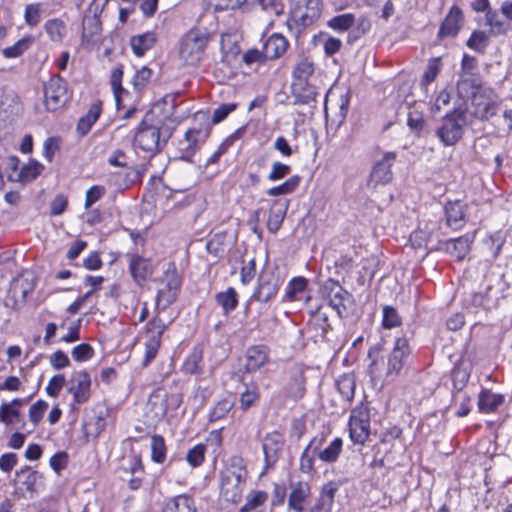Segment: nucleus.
I'll return each instance as SVG.
<instances>
[{
  "instance_id": "obj_1",
  "label": "nucleus",
  "mask_w": 512,
  "mask_h": 512,
  "mask_svg": "<svg viewBox=\"0 0 512 512\" xmlns=\"http://www.w3.org/2000/svg\"><path fill=\"white\" fill-rule=\"evenodd\" d=\"M211 133V123L208 113L199 111L194 116V124L189 128L182 140L179 141L180 159L191 162L192 157L206 142Z\"/></svg>"
},
{
  "instance_id": "obj_2",
  "label": "nucleus",
  "mask_w": 512,
  "mask_h": 512,
  "mask_svg": "<svg viewBox=\"0 0 512 512\" xmlns=\"http://www.w3.org/2000/svg\"><path fill=\"white\" fill-rule=\"evenodd\" d=\"M210 41V35L206 30L194 28L189 30L182 38L179 55L187 65L198 64L205 55V50Z\"/></svg>"
},
{
  "instance_id": "obj_3",
  "label": "nucleus",
  "mask_w": 512,
  "mask_h": 512,
  "mask_svg": "<svg viewBox=\"0 0 512 512\" xmlns=\"http://www.w3.org/2000/svg\"><path fill=\"white\" fill-rule=\"evenodd\" d=\"M465 125V112L454 110L442 118L440 126L436 129V135L444 146H454L462 138Z\"/></svg>"
},
{
  "instance_id": "obj_4",
  "label": "nucleus",
  "mask_w": 512,
  "mask_h": 512,
  "mask_svg": "<svg viewBox=\"0 0 512 512\" xmlns=\"http://www.w3.org/2000/svg\"><path fill=\"white\" fill-rule=\"evenodd\" d=\"M152 115L147 113L134 135V145L146 152H154L160 146V130L150 123Z\"/></svg>"
},
{
  "instance_id": "obj_5",
  "label": "nucleus",
  "mask_w": 512,
  "mask_h": 512,
  "mask_svg": "<svg viewBox=\"0 0 512 512\" xmlns=\"http://www.w3.org/2000/svg\"><path fill=\"white\" fill-rule=\"evenodd\" d=\"M91 376L86 370L72 372L68 382L67 391L72 394L73 401L71 407L73 410L77 406L86 403L91 395Z\"/></svg>"
},
{
  "instance_id": "obj_6",
  "label": "nucleus",
  "mask_w": 512,
  "mask_h": 512,
  "mask_svg": "<svg viewBox=\"0 0 512 512\" xmlns=\"http://www.w3.org/2000/svg\"><path fill=\"white\" fill-rule=\"evenodd\" d=\"M410 355V346L408 340L404 337L397 338L392 351L389 353L385 368V378L394 380L399 376L408 357Z\"/></svg>"
},
{
  "instance_id": "obj_7",
  "label": "nucleus",
  "mask_w": 512,
  "mask_h": 512,
  "mask_svg": "<svg viewBox=\"0 0 512 512\" xmlns=\"http://www.w3.org/2000/svg\"><path fill=\"white\" fill-rule=\"evenodd\" d=\"M45 106L49 111H56L69 99L67 82L60 76H53L44 84Z\"/></svg>"
},
{
  "instance_id": "obj_8",
  "label": "nucleus",
  "mask_w": 512,
  "mask_h": 512,
  "mask_svg": "<svg viewBox=\"0 0 512 512\" xmlns=\"http://www.w3.org/2000/svg\"><path fill=\"white\" fill-rule=\"evenodd\" d=\"M350 439L355 444H364L370 434V414L364 407L352 410L349 419Z\"/></svg>"
},
{
  "instance_id": "obj_9",
  "label": "nucleus",
  "mask_w": 512,
  "mask_h": 512,
  "mask_svg": "<svg viewBox=\"0 0 512 512\" xmlns=\"http://www.w3.org/2000/svg\"><path fill=\"white\" fill-rule=\"evenodd\" d=\"M164 322L158 318L152 319L147 326L148 341L145 344V357L142 366H147L157 355L161 343V336L165 331Z\"/></svg>"
},
{
  "instance_id": "obj_10",
  "label": "nucleus",
  "mask_w": 512,
  "mask_h": 512,
  "mask_svg": "<svg viewBox=\"0 0 512 512\" xmlns=\"http://www.w3.org/2000/svg\"><path fill=\"white\" fill-rule=\"evenodd\" d=\"M281 284L282 281L277 274L273 272L262 273L253 298L259 302H268L277 295Z\"/></svg>"
},
{
  "instance_id": "obj_11",
  "label": "nucleus",
  "mask_w": 512,
  "mask_h": 512,
  "mask_svg": "<svg viewBox=\"0 0 512 512\" xmlns=\"http://www.w3.org/2000/svg\"><path fill=\"white\" fill-rule=\"evenodd\" d=\"M396 160V153L386 152L383 157L375 163L370 174L369 184L386 185L392 179L391 167Z\"/></svg>"
},
{
  "instance_id": "obj_12",
  "label": "nucleus",
  "mask_w": 512,
  "mask_h": 512,
  "mask_svg": "<svg viewBox=\"0 0 512 512\" xmlns=\"http://www.w3.org/2000/svg\"><path fill=\"white\" fill-rule=\"evenodd\" d=\"M101 32V20L95 17H83L81 45L87 50L98 47L101 43Z\"/></svg>"
},
{
  "instance_id": "obj_13",
  "label": "nucleus",
  "mask_w": 512,
  "mask_h": 512,
  "mask_svg": "<svg viewBox=\"0 0 512 512\" xmlns=\"http://www.w3.org/2000/svg\"><path fill=\"white\" fill-rule=\"evenodd\" d=\"M284 446L283 435L279 432L268 433L263 439V452L265 457L266 468H272L279 459L280 453Z\"/></svg>"
},
{
  "instance_id": "obj_14",
  "label": "nucleus",
  "mask_w": 512,
  "mask_h": 512,
  "mask_svg": "<svg viewBox=\"0 0 512 512\" xmlns=\"http://www.w3.org/2000/svg\"><path fill=\"white\" fill-rule=\"evenodd\" d=\"M314 74V63L308 59L299 60L292 70V89L295 93L300 92L308 84L310 77Z\"/></svg>"
},
{
  "instance_id": "obj_15",
  "label": "nucleus",
  "mask_w": 512,
  "mask_h": 512,
  "mask_svg": "<svg viewBox=\"0 0 512 512\" xmlns=\"http://www.w3.org/2000/svg\"><path fill=\"white\" fill-rule=\"evenodd\" d=\"M220 478V491L223 498L228 502L237 503L241 499L246 480L221 474Z\"/></svg>"
},
{
  "instance_id": "obj_16",
  "label": "nucleus",
  "mask_w": 512,
  "mask_h": 512,
  "mask_svg": "<svg viewBox=\"0 0 512 512\" xmlns=\"http://www.w3.org/2000/svg\"><path fill=\"white\" fill-rule=\"evenodd\" d=\"M324 441L325 438L323 436L314 437L313 439H311L307 447L304 449V451L301 454L299 464V469L302 473H314L315 458L316 456H318L317 451H319V449L323 447Z\"/></svg>"
},
{
  "instance_id": "obj_17",
  "label": "nucleus",
  "mask_w": 512,
  "mask_h": 512,
  "mask_svg": "<svg viewBox=\"0 0 512 512\" xmlns=\"http://www.w3.org/2000/svg\"><path fill=\"white\" fill-rule=\"evenodd\" d=\"M25 404V400L15 398L10 402L0 404V423L6 427L21 422L20 408Z\"/></svg>"
},
{
  "instance_id": "obj_18",
  "label": "nucleus",
  "mask_w": 512,
  "mask_h": 512,
  "mask_svg": "<svg viewBox=\"0 0 512 512\" xmlns=\"http://www.w3.org/2000/svg\"><path fill=\"white\" fill-rule=\"evenodd\" d=\"M152 273L153 264L148 258L138 255L132 257L130 260V275L139 286H143L150 279Z\"/></svg>"
},
{
  "instance_id": "obj_19",
  "label": "nucleus",
  "mask_w": 512,
  "mask_h": 512,
  "mask_svg": "<svg viewBox=\"0 0 512 512\" xmlns=\"http://www.w3.org/2000/svg\"><path fill=\"white\" fill-rule=\"evenodd\" d=\"M311 488L307 482L299 481L291 485L288 506L295 512H303L306 500L310 497Z\"/></svg>"
},
{
  "instance_id": "obj_20",
  "label": "nucleus",
  "mask_w": 512,
  "mask_h": 512,
  "mask_svg": "<svg viewBox=\"0 0 512 512\" xmlns=\"http://www.w3.org/2000/svg\"><path fill=\"white\" fill-rule=\"evenodd\" d=\"M463 24V13L457 6H452L443 20L438 35L439 37L456 36Z\"/></svg>"
},
{
  "instance_id": "obj_21",
  "label": "nucleus",
  "mask_w": 512,
  "mask_h": 512,
  "mask_svg": "<svg viewBox=\"0 0 512 512\" xmlns=\"http://www.w3.org/2000/svg\"><path fill=\"white\" fill-rule=\"evenodd\" d=\"M289 207L288 200H273L269 210L267 229L275 234L281 227Z\"/></svg>"
},
{
  "instance_id": "obj_22",
  "label": "nucleus",
  "mask_w": 512,
  "mask_h": 512,
  "mask_svg": "<svg viewBox=\"0 0 512 512\" xmlns=\"http://www.w3.org/2000/svg\"><path fill=\"white\" fill-rule=\"evenodd\" d=\"M162 512H197V508L192 496L181 494L166 498Z\"/></svg>"
},
{
  "instance_id": "obj_23",
  "label": "nucleus",
  "mask_w": 512,
  "mask_h": 512,
  "mask_svg": "<svg viewBox=\"0 0 512 512\" xmlns=\"http://www.w3.org/2000/svg\"><path fill=\"white\" fill-rule=\"evenodd\" d=\"M338 485L335 482L326 483L309 512H331Z\"/></svg>"
},
{
  "instance_id": "obj_24",
  "label": "nucleus",
  "mask_w": 512,
  "mask_h": 512,
  "mask_svg": "<svg viewBox=\"0 0 512 512\" xmlns=\"http://www.w3.org/2000/svg\"><path fill=\"white\" fill-rule=\"evenodd\" d=\"M247 369L258 370L269 361V348L266 345H255L247 349Z\"/></svg>"
},
{
  "instance_id": "obj_25",
  "label": "nucleus",
  "mask_w": 512,
  "mask_h": 512,
  "mask_svg": "<svg viewBox=\"0 0 512 512\" xmlns=\"http://www.w3.org/2000/svg\"><path fill=\"white\" fill-rule=\"evenodd\" d=\"M288 47L284 36L278 33L272 34L264 43L263 51L268 59H277L282 56Z\"/></svg>"
},
{
  "instance_id": "obj_26",
  "label": "nucleus",
  "mask_w": 512,
  "mask_h": 512,
  "mask_svg": "<svg viewBox=\"0 0 512 512\" xmlns=\"http://www.w3.org/2000/svg\"><path fill=\"white\" fill-rule=\"evenodd\" d=\"M473 240V235H465L456 239H450L445 242L446 250L457 260L461 261L469 253Z\"/></svg>"
},
{
  "instance_id": "obj_27",
  "label": "nucleus",
  "mask_w": 512,
  "mask_h": 512,
  "mask_svg": "<svg viewBox=\"0 0 512 512\" xmlns=\"http://www.w3.org/2000/svg\"><path fill=\"white\" fill-rule=\"evenodd\" d=\"M330 329L331 325L326 313L319 310L312 313V318L309 321V330L314 332L313 337L316 341L318 339L325 340Z\"/></svg>"
},
{
  "instance_id": "obj_28",
  "label": "nucleus",
  "mask_w": 512,
  "mask_h": 512,
  "mask_svg": "<svg viewBox=\"0 0 512 512\" xmlns=\"http://www.w3.org/2000/svg\"><path fill=\"white\" fill-rule=\"evenodd\" d=\"M446 224L453 229L461 227L464 221V206L460 200L448 201L445 204Z\"/></svg>"
},
{
  "instance_id": "obj_29",
  "label": "nucleus",
  "mask_w": 512,
  "mask_h": 512,
  "mask_svg": "<svg viewBox=\"0 0 512 512\" xmlns=\"http://www.w3.org/2000/svg\"><path fill=\"white\" fill-rule=\"evenodd\" d=\"M480 79L473 74H463L457 82V90L461 97H479Z\"/></svg>"
},
{
  "instance_id": "obj_30",
  "label": "nucleus",
  "mask_w": 512,
  "mask_h": 512,
  "mask_svg": "<svg viewBox=\"0 0 512 512\" xmlns=\"http://www.w3.org/2000/svg\"><path fill=\"white\" fill-rule=\"evenodd\" d=\"M332 287L329 293V304L336 310L339 317H343L347 309L344 301L350 296L349 293L337 282L331 281Z\"/></svg>"
},
{
  "instance_id": "obj_31",
  "label": "nucleus",
  "mask_w": 512,
  "mask_h": 512,
  "mask_svg": "<svg viewBox=\"0 0 512 512\" xmlns=\"http://www.w3.org/2000/svg\"><path fill=\"white\" fill-rule=\"evenodd\" d=\"M156 40L154 32H146L130 38V47L136 56L141 57L154 46Z\"/></svg>"
},
{
  "instance_id": "obj_32",
  "label": "nucleus",
  "mask_w": 512,
  "mask_h": 512,
  "mask_svg": "<svg viewBox=\"0 0 512 512\" xmlns=\"http://www.w3.org/2000/svg\"><path fill=\"white\" fill-rule=\"evenodd\" d=\"M44 30L54 43H61L67 34L66 23L60 18L48 19L44 24Z\"/></svg>"
},
{
  "instance_id": "obj_33",
  "label": "nucleus",
  "mask_w": 512,
  "mask_h": 512,
  "mask_svg": "<svg viewBox=\"0 0 512 512\" xmlns=\"http://www.w3.org/2000/svg\"><path fill=\"white\" fill-rule=\"evenodd\" d=\"M285 394L294 400L300 399L305 394V377L302 371L296 370L290 381L285 386Z\"/></svg>"
},
{
  "instance_id": "obj_34",
  "label": "nucleus",
  "mask_w": 512,
  "mask_h": 512,
  "mask_svg": "<svg viewBox=\"0 0 512 512\" xmlns=\"http://www.w3.org/2000/svg\"><path fill=\"white\" fill-rule=\"evenodd\" d=\"M220 474L246 480L247 469L245 460L241 456L237 455L230 457Z\"/></svg>"
},
{
  "instance_id": "obj_35",
  "label": "nucleus",
  "mask_w": 512,
  "mask_h": 512,
  "mask_svg": "<svg viewBox=\"0 0 512 512\" xmlns=\"http://www.w3.org/2000/svg\"><path fill=\"white\" fill-rule=\"evenodd\" d=\"M489 95H494L493 90H489ZM483 95L475 97L473 100L474 105L477 108V113L480 114L481 119L488 120L490 117L496 115L498 110V104L493 97L488 96L486 100H482Z\"/></svg>"
},
{
  "instance_id": "obj_36",
  "label": "nucleus",
  "mask_w": 512,
  "mask_h": 512,
  "mask_svg": "<svg viewBox=\"0 0 512 512\" xmlns=\"http://www.w3.org/2000/svg\"><path fill=\"white\" fill-rule=\"evenodd\" d=\"M343 448V441L341 438H334L328 446L320 448L318 458L325 463H334L338 460Z\"/></svg>"
},
{
  "instance_id": "obj_37",
  "label": "nucleus",
  "mask_w": 512,
  "mask_h": 512,
  "mask_svg": "<svg viewBox=\"0 0 512 512\" xmlns=\"http://www.w3.org/2000/svg\"><path fill=\"white\" fill-rule=\"evenodd\" d=\"M504 397L490 391H482L478 399V408L483 413L495 411L502 404Z\"/></svg>"
},
{
  "instance_id": "obj_38",
  "label": "nucleus",
  "mask_w": 512,
  "mask_h": 512,
  "mask_svg": "<svg viewBox=\"0 0 512 512\" xmlns=\"http://www.w3.org/2000/svg\"><path fill=\"white\" fill-rule=\"evenodd\" d=\"M34 38L31 35L24 36L13 45L2 49L3 57L7 59L18 58L23 55L33 44Z\"/></svg>"
},
{
  "instance_id": "obj_39",
  "label": "nucleus",
  "mask_w": 512,
  "mask_h": 512,
  "mask_svg": "<svg viewBox=\"0 0 512 512\" xmlns=\"http://www.w3.org/2000/svg\"><path fill=\"white\" fill-rule=\"evenodd\" d=\"M355 377L353 374H343L336 381V387L345 401H351L355 394Z\"/></svg>"
},
{
  "instance_id": "obj_40",
  "label": "nucleus",
  "mask_w": 512,
  "mask_h": 512,
  "mask_svg": "<svg viewBox=\"0 0 512 512\" xmlns=\"http://www.w3.org/2000/svg\"><path fill=\"white\" fill-rule=\"evenodd\" d=\"M215 299L216 302L222 307L225 314L235 310L238 305V294L232 287H229L224 292L217 293Z\"/></svg>"
},
{
  "instance_id": "obj_41",
  "label": "nucleus",
  "mask_w": 512,
  "mask_h": 512,
  "mask_svg": "<svg viewBox=\"0 0 512 512\" xmlns=\"http://www.w3.org/2000/svg\"><path fill=\"white\" fill-rule=\"evenodd\" d=\"M380 351V345H374L368 351V358L371 359V363L368 366V372L372 378H380L382 376L385 362L380 358Z\"/></svg>"
},
{
  "instance_id": "obj_42",
  "label": "nucleus",
  "mask_w": 512,
  "mask_h": 512,
  "mask_svg": "<svg viewBox=\"0 0 512 512\" xmlns=\"http://www.w3.org/2000/svg\"><path fill=\"white\" fill-rule=\"evenodd\" d=\"M124 75V68L123 66L117 67L113 69L110 77V84L111 89L113 91L114 99H115V105L116 108L119 110L122 105L121 95L125 91L122 87V78Z\"/></svg>"
},
{
  "instance_id": "obj_43",
  "label": "nucleus",
  "mask_w": 512,
  "mask_h": 512,
  "mask_svg": "<svg viewBox=\"0 0 512 512\" xmlns=\"http://www.w3.org/2000/svg\"><path fill=\"white\" fill-rule=\"evenodd\" d=\"M100 113V105L93 104L88 110L87 114L79 120L77 124V131L81 135L87 134L90 131L92 125L98 120Z\"/></svg>"
},
{
  "instance_id": "obj_44",
  "label": "nucleus",
  "mask_w": 512,
  "mask_h": 512,
  "mask_svg": "<svg viewBox=\"0 0 512 512\" xmlns=\"http://www.w3.org/2000/svg\"><path fill=\"white\" fill-rule=\"evenodd\" d=\"M300 181H301V177L299 175H294V176L288 178L282 184L268 189L266 191V194L268 196H273V197L291 194L298 188Z\"/></svg>"
},
{
  "instance_id": "obj_45",
  "label": "nucleus",
  "mask_w": 512,
  "mask_h": 512,
  "mask_svg": "<svg viewBox=\"0 0 512 512\" xmlns=\"http://www.w3.org/2000/svg\"><path fill=\"white\" fill-rule=\"evenodd\" d=\"M203 360V351L200 347H195L186 358L183 364V370L188 374H197L202 371L201 363Z\"/></svg>"
},
{
  "instance_id": "obj_46",
  "label": "nucleus",
  "mask_w": 512,
  "mask_h": 512,
  "mask_svg": "<svg viewBox=\"0 0 512 512\" xmlns=\"http://www.w3.org/2000/svg\"><path fill=\"white\" fill-rule=\"evenodd\" d=\"M43 5L40 2L30 3L24 9L25 24L31 28L39 25L42 19Z\"/></svg>"
},
{
  "instance_id": "obj_47",
  "label": "nucleus",
  "mask_w": 512,
  "mask_h": 512,
  "mask_svg": "<svg viewBox=\"0 0 512 512\" xmlns=\"http://www.w3.org/2000/svg\"><path fill=\"white\" fill-rule=\"evenodd\" d=\"M355 23V16L352 13H345L331 18L327 25L337 32L348 31Z\"/></svg>"
},
{
  "instance_id": "obj_48",
  "label": "nucleus",
  "mask_w": 512,
  "mask_h": 512,
  "mask_svg": "<svg viewBox=\"0 0 512 512\" xmlns=\"http://www.w3.org/2000/svg\"><path fill=\"white\" fill-rule=\"evenodd\" d=\"M165 440L160 435H154L151 438V459L156 463H163L166 459Z\"/></svg>"
},
{
  "instance_id": "obj_49",
  "label": "nucleus",
  "mask_w": 512,
  "mask_h": 512,
  "mask_svg": "<svg viewBox=\"0 0 512 512\" xmlns=\"http://www.w3.org/2000/svg\"><path fill=\"white\" fill-rule=\"evenodd\" d=\"M234 407V402L228 398L218 401L209 413V421L215 422L223 419Z\"/></svg>"
},
{
  "instance_id": "obj_50",
  "label": "nucleus",
  "mask_w": 512,
  "mask_h": 512,
  "mask_svg": "<svg viewBox=\"0 0 512 512\" xmlns=\"http://www.w3.org/2000/svg\"><path fill=\"white\" fill-rule=\"evenodd\" d=\"M43 165L37 161H30L28 164L24 165L19 174L18 180L21 182H29L36 179L43 170Z\"/></svg>"
},
{
  "instance_id": "obj_51",
  "label": "nucleus",
  "mask_w": 512,
  "mask_h": 512,
  "mask_svg": "<svg viewBox=\"0 0 512 512\" xmlns=\"http://www.w3.org/2000/svg\"><path fill=\"white\" fill-rule=\"evenodd\" d=\"M268 499V495L264 491H252L247 495L246 503L240 508V512H251L261 506Z\"/></svg>"
},
{
  "instance_id": "obj_52",
  "label": "nucleus",
  "mask_w": 512,
  "mask_h": 512,
  "mask_svg": "<svg viewBox=\"0 0 512 512\" xmlns=\"http://www.w3.org/2000/svg\"><path fill=\"white\" fill-rule=\"evenodd\" d=\"M440 61H441V59L439 57L431 58L428 61L426 70H425V72L422 76V80H421L422 86L426 87L427 85H429L436 79V77L441 69Z\"/></svg>"
},
{
  "instance_id": "obj_53",
  "label": "nucleus",
  "mask_w": 512,
  "mask_h": 512,
  "mask_svg": "<svg viewBox=\"0 0 512 512\" xmlns=\"http://www.w3.org/2000/svg\"><path fill=\"white\" fill-rule=\"evenodd\" d=\"M307 287V280L304 277L293 278L287 287L285 299L294 301L297 299V294L302 293Z\"/></svg>"
},
{
  "instance_id": "obj_54",
  "label": "nucleus",
  "mask_w": 512,
  "mask_h": 512,
  "mask_svg": "<svg viewBox=\"0 0 512 512\" xmlns=\"http://www.w3.org/2000/svg\"><path fill=\"white\" fill-rule=\"evenodd\" d=\"M178 293L163 287L159 289L156 297V306L159 310H165L176 301Z\"/></svg>"
},
{
  "instance_id": "obj_55",
  "label": "nucleus",
  "mask_w": 512,
  "mask_h": 512,
  "mask_svg": "<svg viewBox=\"0 0 512 512\" xmlns=\"http://www.w3.org/2000/svg\"><path fill=\"white\" fill-rule=\"evenodd\" d=\"M371 28V22L366 17H361L357 21V25L353 28L348 35V43L352 44L361 37H363Z\"/></svg>"
},
{
  "instance_id": "obj_56",
  "label": "nucleus",
  "mask_w": 512,
  "mask_h": 512,
  "mask_svg": "<svg viewBox=\"0 0 512 512\" xmlns=\"http://www.w3.org/2000/svg\"><path fill=\"white\" fill-rule=\"evenodd\" d=\"M16 478L27 491H31L36 482V472L29 466H24L16 472Z\"/></svg>"
},
{
  "instance_id": "obj_57",
  "label": "nucleus",
  "mask_w": 512,
  "mask_h": 512,
  "mask_svg": "<svg viewBox=\"0 0 512 512\" xmlns=\"http://www.w3.org/2000/svg\"><path fill=\"white\" fill-rule=\"evenodd\" d=\"M205 454L206 446L202 443H199L189 449L186 455V460L191 466L198 467L204 462Z\"/></svg>"
},
{
  "instance_id": "obj_58",
  "label": "nucleus",
  "mask_w": 512,
  "mask_h": 512,
  "mask_svg": "<svg viewBox=\"0 0 512 512\" xmlns=\"http://www.w3.org/2000/svg\"><path fill=\"white\" fill-rule=\"evenodd\" d=\"M163 281L165 283L164 287L179 293L181 287V278L174 264L170 265V267L165 272Z\"/></svg>"
},
{
  "instance_id": "obj_59",
  "label": "nucleus",
  "mask_w": 512,
  "mask_h": 512,
  "mask_svg": "<svg viewBox=\"0 0 512 512\" xmlns=\"http://www.w3.org/2000/svg\"><path fill=\"white\" fill-rule=\"evenodd\" d=\"M47 408L48 403L44 400H38L30 406L28 415L29 420L34 427H36L42 420Z\"/></svg>"
},
{
  "instance_id": "obj_60",
  "label": "nucleus",
  "mask_w": 512,
  "mask_h": 512,
  "mask_svg": "<svg viewBox=\"0 0 512 512\" xmlns=\"http://www.w3.org/2000/svg\"><path fill=\"white\" fill-rule=\"evenodd\" d=\"M382 325L386 329H392L401 325V317L394 307L385 306L383 308Z\"/></svg>"
},
{
  "instance_id": "obj_61",
  "label": "nucleus",
  "mask_w": 512,
  "mask_h": 512,
  "mask_svg": "<svg viewBox=\"0 0 512 512\" xmlns=\"http://www.w3.org/2000/svg\"><path fill=\"white\" fill-rule=\"evenodd\" d=\"M225 233L215 234L206 244L207 251L215 257H220L224 253Z\"/></svg>"
},
{
  "instance_id": "obj_62",
  "label": "nucleus",
  "mask_w": 512,
  "mask_h": 512,
  "mask_svg": "<svg viewBox=\"0 0 512 512\" xmlns=\"http://www.w3.org/2000/svg\"><path fill=\"white\" fill-rule=\"evenodd\" d=\"M72 358L77 362H86L94 356V349L90 344L81 343L71 350Z\"/></svg>"
},
{
  "instance_id": "obj_63",
  "label": "nucleus",
  "mask_w": 512,
  "mask_h": 512,
  "mask_svg": "<svg viewBox=\"0 0 512 512\" xmlns=\"http://www.w3.org/2000/svg\"><path fill=\"white\" fill-rule=\"evenodd\" d=\"M488 44V36L484 31H474L467 41V46L477 52H483Z\"/></svg>"
},
{
  "instance_id": "obj_64",
  "label": "nucleus",
  "mask_w": 512,
  "mask_h": 512,
  "mask_svg": "<svg viewBox=\"0 0 512 512\" xmlns=\"http://www.w3.org/2000/svg\"><path fill=\"white\" fill-rule=\"evenodd\" d=\"M66 384V378L63 374H57L50 378L45 391L48 396L56 398L60 394L63 386Z\"/></svg>"
}]
</instances>
